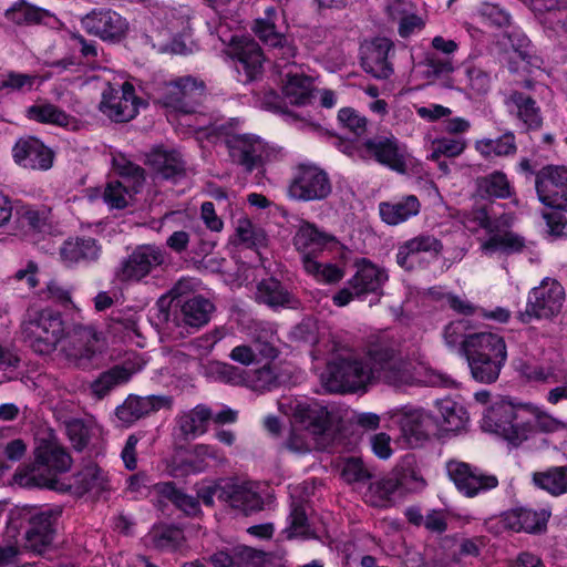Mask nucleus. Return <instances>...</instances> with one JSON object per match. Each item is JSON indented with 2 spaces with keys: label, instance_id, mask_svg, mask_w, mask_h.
I'll list each match as a JSON object with an SVG mask.
<instances>
[{
  "label": "nucleus",
  "instance_id": "obj_1",
  "mask_svg": "<svg viewBox=\"0 0 567 567\" xmlns=\"http://www.w3.org/2000/svg\"><path fill=\"white\" fill-rule=\"evenodd\" d=\"M368 357L372 362L373 380L383 382L395 389L422 383L427 386L450 388L454 381L446 374L424 368L423 374L415 372L414 365L398 357L394 344L383 338L371 342Z\"/></svg>",
  "mask_w": 567,
  "mask_h": 567
},
{
  "label": "nucleus",
  "instance_id": "obj_2",
  "mask_svg": "<svg viewBox=\"0 0 567 567\" xmlns=\"http://www.w3.org/2000/svg\"><path fill=\"white\" fill-rule=\"evenodd\" d=\"M24 340L40 354L55 349L63 334V323L58 313L50 309H30L21 324Z\"/></svg>",
  "mask_w": 567,
  "mask_h": 567
},
{
  "label": "nucleus",
  "instance_id": "obj_3",
  "mask_svg": "<svg viewBox=\"0 0 567 567\" xmlns=\"http://www.w3.org/2000/svg\"><path fill=\"white\" fill-rule=\"evenodd\" d=\"M71 463V456L56 441L40 440L35 449V462L21 476V483L53 487V475L66 472Z\"/></svg>",
  "mask_w": 567,
  "mask_h": 567
},
{
  "label": "nucleus",
  "instance_id": "obj_4",
  "mask_svg": "<svg viewBox=\"0 0 567 567\" xmlns=\"http://www.w3.org/2000/svg\"><path fill=\"white\" fill-rule=\"evenodd\" d=\"M371 380L372 362L367 365L358 358H338L321 374L322 384L328 392L357 391Z\"/></svg>",
  "mask_w": 567,
  "mask_h": 567
},
{
  "label": "nucleus",
  "instance_id": "obj_5",
  "mask_svg": "<svg viewBox=\"0 0 567 567\" xmlns=\"http://www.w3.org/2000/svg\"><path fill=\"white\" fill-rule=\"evenodd\" d=\"M565 297V289L557 280L545 278L529 292L526 309L519 313L520 321L528 323L533 318L556 317L563 309Z\"/></svg>",
  "mask_w": 567,
  "mask_h": 567
},
{
  "label": "nucleus",
  "instance_id": "obj_6",
  "mask_svg": "<svg viewBox=\"0 0 567 567\" xmlns=\"http://www.w3.org/2000/svg\"><path fill=\"white\" fill-rule=\"evenodd\" d=\"M205 95V84L193 76L164 82L157 87V101L166 107L183 113L195 111Z\"/></svg>",
  "mask_w": 567,
  "mask_h": 567
},
{
  "label": "nucleus",
  "instance_id": "obj_7",
  "mask_svg": "<svg viewBox=\"0 0 567 567\" xmlns=\"http://www.w3.org/2000/svg\"><path fill=\"white\" fill-rule=\"evenodd\" d=\"M279 409L291 417L293 424L312 435H322L331 426V414L326 406L312 400L284 398Z\"/></svg>",
  "mask_w": 567,
  "mask_h": 567
},
{
  "label": "nucleus",
  "instance_id": "obj_8",
  "mask_svg": "<svg viewBox=\"0 0 567 567\" xmlns=\"http://www.w3.org/2000/svg\"><path fill=\"white\" fill-rule=\"evenodd\" d=\"M166 254L155 245H140L124 257L115 268V278L121 282L141 281L165 262Z\"/></svg>",
  "mask_w": 567,
  "mask_h": 567
},
{
  "label": "nucleus",
  "instance_id": "obj_9",
  "mask_svg": "<svg viewBox=\"0 0 567 567\" xmlns=\"http://www.w3.org/2000/svg\"><path fill=\"white\" fill-rule=\"evenodd\" d=\"M226 146L230 161L246 173L262 168L270 157L268 145L252 134L231 135Z\"/></svg>",
  "mask_w": 567,
  "mask_h": 567
},
{
  "label": "nucleus",
  "instance_id": "obj_10",
  "mask_svg": "<svg viewBox=\"0 0 567 567\" xmlns=\"http://www.w3.org/2000/svg\"><path fill=\"white\" fill-rule=\"evenodd\" d=\"M332 192L328 174L316 165L301 164L297 167L289 185V196L297 200L312 202L326 199Z\"/></svg>",
  "mask_w": 567,
  "mask_h": 567
},
{
  "label": "nucleus",
  "instance_id": "obj_11",
  "mask_svg": "<svg viewBox=\"0 0 567 567\" xmlns=\"http://www.w3.org/2000/svg\"><path fill=\"white\" fill-rule=\"evenodd\" d=\"M445 468L457 491L466 497H475L498 486V478L494 474L468 463L451 460Z\"/></svg>",
  "mask_w": 567,
  "mask_h": 567
},
{
  "label": "nucleus",
  "instance_id": "obj_12",
  "mask_svg": "<svg viewBox=\"0 0 567 567\" xmlns=\"http://www.w3.org/2000/svg\"><path fill=\"white\" fill-rule=\"evenodd\" d=\"M535 188L545 206L567 212V167H543L535 175Z\"/></svg>",
  "mask_w": 567,
  "mask_h": 567
},
{
  "label": "nucleus",
  "instance_id": "obj_13",
  "mask_svg": "<svg viewBox=\"0 0 567 567\" xmlns=\"http://www.w3.org/2000/svg\"><path fill=\"white\" fill-rule=\"evenodd\" d=\"M138 104L134 86L124 82L120 89L109 85L103 91L100 111L114 122H128L137 114Z\"/></svg>",
  "mask_w": 567,
  "mask_h": 567
},
{
  "label": "nucleus",
  "instance_id": "obj_14",
  "mask_svg": "<svg viewBox=\"0 0 567 567\" xmlns=\"http://www.w3.org/2000/svg\"><path fill=\"white\" fill-rule=\"evenodd\" d=\"M393 42L383 37L364 41L360 47L362 69L375 79H389L393 74L391 55Z\"/></svg>",
  "mask_w": 567,
  "mask_h": 567
},
{
  "label": "nucleus",
  "instance_id": "obj_15",
  "mask_svg": "<svg viewBox=\"0 0 567 567\" xmlns=\"http://www.w3.org/2000/svg\"><path fill=\"white\" fill-rule=\"evenodd\" d=\"M81 24L87 33L113 43L128 31L127 20L113 10H93L81 19Z\"/></svg>",
  "mask_w": 567,
  "mask_h": 567
},
{
  "label": "nucleus",
  "instance_id": "obj_16",
  "mask_svg": "<svg viewBox=\"0 0 567 567\" xmlns=\"http://www.w3.org/2000/svg\"><path fill=\"white\" fill-rule=\"evenodd\" d=\"M358 152L362 158H373L379 164L401 174L406 172V163L400 153L399 141L392 134L368 138Z\"/></svg>",
  "mask_w": 567,
  "mask_h": 567
},
{
  "label": "nucleus",
  "instance_id": "obj_17",
  "mask_svg": "<svg viewBox=\"0 0 567 567\" xmlns=\"http://www.w3.org/2000/svg\"><path fill=\"white\" fill-rule=\"evenodd\" d=\"M60 512L52 509H32L28 513V528L24 534V547L37 554H43L54 537L53 524Z\"/></svg>",
  "mask_w": 567,
  "mask_h": 567
},
{
  "label": "nucleus",
  "instance_id": "obj_18",
  "mask_svg": "<svg viewBox=\"0 0 567 567\" xmlns=\"http://www.w3.org/2000/svg\"><path fill=\"white\" fill-rule=\"evenodd\" d=\"M508 113L520 124L524 132H538L544 125L540 106L530 95L513 90L504 100Z\"/></svg>",
  "mask_w": 567,
  "mask_h": 567
},
{
  "label": "nucleus",
  "instance_id": "obj_19",
  "mask_svg": "<svg viewBox=\"0 0 567 567\" xmlns=\"http://www.w3.org/2000/svg\"><path fill=\"white\" fill-rule=\"evenodd\" d=\"M172 399L165 395H128L125 401L116 408V416L123 425L130 426L136 421L148 416L164 408H171Z\"/></svg>",
  "mask_w": 567,
  "mask_h": 567
},
{
  "label": "nucleus",
  "instance_id": "obj_20",
  "mask_svg": "<svg viewBox=\"0 0 567 567\" xmlns=\"http://www.w3.org/2000/svg\"><path fill=\"white\" fill-rule=\"evenodd\" d=\"M214 309L213 302L203 296L178 300L172 322L177 327L198 329L209 321Z\"/></svg>",
  "mask_w": 567,
  "mask_h": 567
},
{
  "label": "nucleus",
  "instance_id": "obj_21",
  "mask_svg": "<svg viewBox=\"0 0 567 567\" xmlns=\"http://www.w3.org/2000/svg\"><path fill=\"white\" fill-rule=\"evenodd\" d=\"M12 152L14 162L24 168L45 171L52 166L53 153L35 137L20 138Z\"/></svg>",
  "mask_w": 567,
  "mask_h": 567
},
{
  "label": "nucleus",
  "instance_id": "obj_22",
  "mask_svg": "<svg viewBox=\"0 0 567 567\" xmlns=\"http://www.w3.org/2000/svg\"><path fill=\"white\" fill-rule=\"evenodd\" d=\"M463 352L467 360L478 358L506 359V344L504 339L493 332L471 333L463 340Z\"/></svg>",
  "mask_w": 567,
  "mask_h": 567
},
{
  "label": "nucleus",
  "instance_id": "obj_23",
  "mask_svg": "<svg viewBox=\"0 0 567 567\" xmlns=\"http://www.w3.org/2000/svg\"><path fill=\"white\" fill-rule=\"evenodd\" d=\"M443 250L442 241L433 235L420 234L399 246L396 262L405 270H413L414 258L420 254H429L436 258Z\"/></svg>",
  "mask_w": 567,
  "mask_h": 567
},
{
  "label": "nucleus",
  "instance_id": "obj_24",
  "mask_svg": "<svg viewBox=\"0 0 567 567\" xmlns=\"http://www.w3.org/2000/svg\"><path fill=\"white\" fill-rule=\"evenodd\" d=\"M355 266L357 272L348 282L355 296L378 293L388 280L385 270L364 258L357 261Z\"/></svg>",
  "mask_w": 567,
  "mask_h": 567
},
{
  "label": "nucleus",
  "instance_id": "obj_25",
  "mask_svg": "<svg viewBox=\"0 0 567 567\" xmlns=\"http://www.w3.org/2000/svg\"><path fill=\"white\" fill-rule=\"evenodd\" d=\"M212 416V410L204 404H198L194 409L181 413L176 417L175 435L185 442L196 439L207 431V424Z\"/></svg>",
  "mask_w": 567,
  "mask_h": 567
},
{
  "label": "nucleus",
  "instance_id": "obj_26",
  "mask_svg": "<svg viewBox=\"0 0 567 567\" xmlns=\"http://www.w3.org/2000/svg\"><path fill=\"white\" fill-rule=\"evenodd\" d=\"M513 402L502 400L486 409L482 419V429L495 433L512 444Z\"/></svg>",
  "mask_w": 567,
  "mask_h": 567
},
{
  "label": "nucleus",
  "instance_id": "obj_27",
  "mask_svg": "<svg viewBox=\"0 0 567 567\" xmlns=\"http://www.w3.org/2000/svg\"><path fill=\"white\" fill-rule=\"evenodd\" d=\"M336 243V238L324 231H321L316 225L301 221L295 237L293 245L302 255V264L306 257H313L322 251L329 244Z\"/></svg>",
  "mask_w": 567,
  "mask_h": 567
},
{
  "label": "nucleus",
  "instance_id": "obj_28",
  "mask_svg": "<svg viewBox=\"0 0 567 567\" xmlns=\"http://www.w3.org/2000/svg\"><path fill=\"white\" fill-rule=\"evenodd\" d=\"M102 246L95 238L76 237L65 240L60 249L63 261L68 264H91L100 259Z\"/></svg>",
  "mask_w": 567,
  "mask_h": 567
},
{
  "label": "nucleus",
  "instance_id": "obj_29",
  "mask_svg": "<svg viewBox=\"0 0 567 567\" xmlns=\"http://www.w3.org/2000/svg\"><path fill=\"white\" fill-rule=\"evenodd\" d=\"M221 496L233 508L245 515L262 507V499L250 483L227 484L221 489Z\"/></svg>",
  "mask_w": 567,
  "mask_h": 567
},
{
  "label": "nucleus",
  "instance_id": "obj_30",
  "mask_svg": "<svg viewBox=\"0 0 567 567\" xmlns=\"http://www.w3.org/2000/svg\"><path fill=\"white\" fill-rule=\"evenodd\" d=\"M504 219L505 225H497L498 227L491 233L489 238L482 244L481 248L484 252L493 254L502 251L505 254H514L524 248V238L508 230L512 224V217L504 214Z\"/></svg>",
  "mask_w": 567,
  "mask_h": 567
},
{
  "label": "nucleus",
  "instance_id": "obj_31",
  "mask_svg": "<svg viewBox=\"0 0 567 567\" xmlns=\"http://www.w3.org/2000/svg\"><path fill=\"white\" fill-rule=\"evenodd\" d=\"M282 93L290 104L303 106L311 103L315 93L312 78L299 70H289L284 74Z\"/></svg>",
  "mask_w": 567,
  "mask_h": 567
},
{
  "label": "nucleus",
  "instance_id": "obj_32",
  "mask_svg": "<svg viewBox=\"0 0 567 567\" xmlns=\"http://www.w3.org/2000/svg\"><path fill=\"white\" fill-rule=\"evenodd\" d=\"M538 405L530 402H513L512 444L520 445L535 434V422Z\"/></svg>",
  "mask_w": 567,
  "mask_h": 567
},
{
  "label": "nucleus",
  "instance_id": "obj_33",
  "mask_svg": "<svg viewBox=\"0 0 567 567\" xmlns=\"http://www.w3.org/2000/svg\"><path fill=\"white\" fill-rule=\"evenodd\" d=\"M255 300L272 309L279 307L293 308L297 303L295 296L279 280L272 277L258 282Z\"/></svg>",
  "mask_w": 567,
  "mask_h": 567
},
{
  "label": "nucleus",
  "instance_id": "obj_34",
  "mask_svg": "<svg viewBox=\"0 0 567 567\" xmlns=\"http://www.w3.org/2000/svg\"><path fill=\"white\" fill-rule=\"evenodd\" d=\"M234 55L238 62V71L246 73L247 80L251 81L261 73L264 54L257 42L250 39H243L234 45Z\"/></svg>",
  "mask_w": 567,
  "mask_h": 567
},
{
  "label": "nucleus",
  "instance_id": "obj_35",
  "mask_svg": "<svg viewBox=\"0 0 567 567\" xmlns=\"http://www.w3.org/2000/svg\"><path fill=\"white\" fill-rule=\"evenodd\" d=\"M146 163L164 179L177 181L185 175V162L176 151L156 148L147 155Z\"/></svg>",
  "mask_w": 567,
  "mask_h": 567
},
{
  "label": "nucleus",
  "instance_id": "obj_36",
  "mask_svg": "<svg viewBox=\"0 0 567 567\" xmlns=\"http://www.w3.org/2000/svg\"><path fill=\"white\" fill-rule=\"evenodd\" d=\"M420 202L416 196L408 195L398 202H382L379 213L384 223L391 226L406 221L420 212Z\"/></svg>",
  "mask_w": 567,
  "mask_h": 567
},
{
  "label": "nucleus",
  "instance_id": "obj_37",
  "mask_svg": "<svg viewBox=\"0 0 567 567\" xmlns=\"http://www.w3.org/2000/svg\"><path fill=\"white\" fill-rule=\"evenodd\" d=\"M549 514L545 511L536 512L528 508H516L504 515L505 527L514 532L534 533L540 530L547 522Z\"/></svg>",
  "mask_w": 567,
  "mask_h": 567
},
{
  "label": "nucleus",
  "instance_id": "obj_38",
  "mask_svg": "<svg viewBox=\"0 0 567 567\" xmlns=\"http://www.w3.org/2000/svg\"><path fill=\"white\" fill-rule=\"evenodd\" d=\"M430 422L431 417L421 410L405 411L399 419L402 434L411 445H416L429 436Z\"/></svg>",
  "mask_w": 567,
  "mask_h": 567
},
{
  "label": "nucleus",
  "instance_id": "obj_39",
  "mask_svg": "<svg viewBox=\"0 0 567 567\" xmlns=\"http://www.w3.org/2000/svg\"><path fill=\"white\" fill-rule=\"evenodd\" d=\"M399 482L393 477H383L372 482L364 493V502L377 508H388L394 505V495Z\"/></svg>",
  "mask_w": 567,
  "mask_h": 567
},
{
  "label": "nucleus",
  "instance_id": "obj_40",
  "mask_svg": "<svg viewBox=\"0 0 567 567\" xmlns=\"http://www.w3.org/2000/svg\"><path fill=\"white\" fill-rule=\"evenodd\" d=\"M441 426L445 431L457 432L465 429L470 417L465 408L450 398L436 401Z\"/></svg>",
  "mask_w": 567,
  "mask_h": 567
},
{
  "label": "nucleus",
  "instance_id": "obj_41",
  "mask_svg": "<svg viewBox=\"0 0 567 567\" xmlns=\"http://www.w3.org/2000/svg\"><path fill=\"white\" fill-rule=\"evenodd\" d=\"M476 192L484 199L509 198L513 187L504 173L493 172L476 179Z\"/></svg>",
  "mask_w": 567,
  "mask_h": 567
},
{
  "label": "nucleus",
  "instance_id": "obj_42",
  "mask_svg": "<svg viewBox=\"0 0 567 567\" xmlns=\"http://www.w3.org/2000/svg\"><path fill=\"white\" fill-rule=\"evenodd\" d=\"M153 491L159 497L172 502L187 515H196L199 512L198 499L183 493L173 482L157 483L153 485Z\"/></svg>",
  "mask_w": 567,
  "mask_h": 567
},
{
  "label": "nucleus",
  "instance_id": "obj_43",
  "mask_svg": "<svg viewBox=\"0 0 567 567\" xmlns=\"http://www.w3.org/2000/svg\"><path fill=\"white\" fill-rule=\"evenodd\" d=\"M533 482L553 496L567 493V465L553 466L544 472H536Z\"/></svg>",
  "mask_w": 567,
  "mask_h": 567
},
{
  "label": "nucleus",
  "instance_id": "obj_44",
  "mask_svg": "<svg viewBox=\"0 0 567 567\" xmlns=\"http://www.w3.org/2000/svg\"><path fill=\"white\" fill-rule=\"evenodd\" d=\"M74 340L66 350L68 357L78 365H85L95 354V333L91 329H80L74 332Z\"/></svg>",
  "mask_w": 567,
  "mask_h": 567
},
{
  "label": "nucleus",
  "instance_id": "obj_45",
  "mask_svg": "<svg viewBox=\"0 0 567 567\" xmlns=\"http://www.w3.org/2000/svg\"><path fill=\"white\" fill-rule=\"evenodd\" d=\"M27 116L43 124H52L58 126H69L73 122V117L63 110L51 103L34 104L28 107Z\"/></svg>",
  "mask_w": 567,
  "mask_h": 567
},
{
  "label": "nucleus",
  "instance_id": "obj_46",
  "mask_svg": "<svg viewBox=\"0 0 567 567\" xmlns=\"http://www.w3.org/2000/svg\"><path fill=\"white\" fill-rule=\"evenodd\" d=\"M475 150L484 157L509 156L516 153L515 135L508 131L498 138H483L476 141Z\"/></svg>",
  "mask_w": 567,
  "mask_h": 567
},
{
  "label": "nucleus",
  "instance_id": "obj_47",
  "mask_svg": "<svg viewBox=\"0 0 567 567\" xmlns=\"http://www.w3.org/2000/svg\"><path fill=\"white\" fill-rule=\"evenodd\" d=\"M73 486L81 494H99L107 488V478L97 465L90 464L75 475Z\"/></svg>",
  "mask_w": 567,
  "mask_h": 567
},
{
  "label": "nucleus",
  "instance_id": "obj_48",
  "mask_svg": "<svg viewBox=\"0 0 567 567\" xmlns=\"http://www.w3.org/2000/svg\"><path fill=\"white\" fill-rule=\"evenodd\" d=\"M473 378L482 383H493L498 377L499 372L506 361L501 358H478L467 360Z\"/></svg>",
  "mask_w": 567,
  "mask_h": 567
},
{
  "label": "nucleus",
  "instance_id": "obj_49",
  "mask_svg": "<svg viewBox=\"0 0 567 567\" xmlns=\"http://www.w3.org/2000/svg\"><path fill=\"white\" fill-rule=\"evenodd\" d=\"M130 372L123 367H114L109 371L103 372L91 384L92 393L99 398H104L114 386L126 382L130 379Z\"/></svg>",
  "mask_w": 567,
  "mask_h": 567
},
{
  "label": "nucleus",
  "instance_id": "obj_50",
  "mask_svg": "<svg viewBox=\"0 0 567 567\" xmlns=\"http://www.w3.org/2000/svg\"><path fill=\"white\" fill-rule=\"evenodd\" d=\"M206 377L216 382L238 385L244 382V371L229 363L212 361L205 367Z\"/></svg>",
  "mask_w": 567,
  "mask_h": 567
},
{
  "label": "nucleus",
  "instance_id": "obj_51",
  "mask_svg": "<svg viewBox=\"0 0 567 567\" xmlns=\"http://www.w3.org/2000/svg\"><path fill=\"white\" fill-rule=\"evenodd\" d=\"M265 13V18L256 20L252 30L259 40L271 49L276 43H279L285 35L276 28L275 20L277 13L275 8H268Z\"/></svg>",
  "mask_w": 567,
  "mask_h": 567
},
{
  "label": "nucleus",
  "instance_id": "obj_52",
  "mask_svg": "<svg viewBox=\"0 0 567 567\" xmlns=\"http://www.w3.org/2000/svg\"><path fill=\"white\" fill-rule=\"evenodd\" d=\"M7 17L17 24H33L41 23L50 13L27 2H19L7 11Z\"/></svg>",
  "mask_w": 567,
  "mask_h": 567
},
{
  "label": "nucleus",
  "instance_id": "obj_53",
  "mask_svg": "<svg viewBox=\"0 0 567 567\" xmlns=\"http://www.w3.org/2000/svg\"><path fill=\"white\" fill-rule=\"evenodd\" d=\"M20 227L28 233H41L48 227V212L35 209L30 206H22L17 210Z\"/></svg>",
  "mask_w": 567,
  "mask_h": 567
},
{
  "label": "nucleus",
  "instance_id": "obj_54",
  "mask_svg": "<svg viewBox=\"0 0 567 567\" xmlns=\"http://www.w3.org/2000/svg\"><path fill=\"white\" fill-rule=\"evenodd\" d=\"M37 79L34 74L9 71L0 76V92L6 91L7 94L31 92Z\"/></svg>",
  "mask_w": 567,
  "mask_h": 567
},
{
  "label": "nucleus",
  "instance_id": "obj_55",
  "mask_svg": "<svg viewBox=\"0 0 567 567\" xmlns=\"http://www.w3.org/2000/svg\"><path fill=\"white\" fill-rule=\"evenodd\" d=\"M303 268L307 274L313 276L319 282L334 284L342 279L343 271L331 264H320L313 257H306Z\"/></svg>",
  "mask_w": 567,
  "mask_h": 567
},
{
  "label": "nucleus",
  "instance_id": "obj_56",
  "mask_svg": "<svg viewBox=\"0 0 567 567\" xmlns=\"http://www.w3.org/2000/svg\"><path fill=\"white\" fill-rule=\"evenodd\" d=\"M136 192L137 189H132L122 181H112L104 189L103 199L111 208L122 209L127 206L132 195Z\"/></svg>",
  "mask_w": 567,
  "mask_h": 567
},
{
  "label": "nucleus",
  "instance_id": "obj_57",
  "mask_svg": "<svg viewBox=\"0 0 567 567\" xmlns=\"http://www.w3.org/2000/svg\"><path fill=\"white\" fill-rule=\"evenodd\" d=\"M466 148V142L462 137H442L432 144V152L427 156L431 161H439L441 156L456 157Z\"/></svg>",
  "mask_w": 567,
  "mask_h": 567
},
{
  "label": "nucleus",
  "instance_id": "obj_58",
  "mask_svg": "<svg viewBox=\"0 0 567 567\" xmlns=\"http://www.w3.org/2000/svg\"><path fill=\"white\" fill-rule=\"evenodd\" d=\"M288 522L289 525L285 529L288 538L311 534L306 506L302 503H292Z\"/></svg>",
  "mask_w": 567,
  "mask_h": 567
},
{
  "label": "nucleus",
  "instance_id": "obj_59",
  "mask_svg": "<svg viewBox=\"0 0 567 567\" xmlns=\"http://www.w3.org/2000/svg\"><path fill=\"white\" fill-rule=\"evenodd\" d=\"M504 220V214L492 219L485 208H478L465 216L463 224L471 231H476L477 229L483 228L488 233V235H491V233L498 227L497 225H505Z\"/></svg>",
  "mask_w": 567,
  "mask_h": 567
},
{
  "label": "nucleus",
  "instance_id": "obj_60",
  "mask_svg": "<svg viewBox=\"0 0 567 567\" xmlns=\"http://www.w3.org/2000/svg\"><path fill=\"white\" fill-rule=\"evenodd\" d=\"M520 373L528 381L542 383L559 381L557 369L554 364L550 363H524L520 368Z\"/></svg>",
  "mask_w": 567,
  "mask_h": 567
},
{
  "label": "nucleus",
  "instance_id": "obj_61",
  "mask_svg": "<svg viewBox=\"0 0 567 567\" xmlns=\"http://www.w3.org/2000/svg\"><path fill=\"white\" fill-rule=\"evenodd\" d=\"M153 545L162 550L175 549L183 539V533L174 526L156 527L151 533Z\"/></svg>",
  "mask_w": 567,
  "mask_h": 567
},
{
  "label": "nucleus",
  "instance_id": "obj_62",
  "mask_svg": "<svg viewBox=\"0 0 567 567\" xmlns=\"http://www.w3.org/2000/svg\"><path fill=\"white\" fill-rule=\"evenodd\" d=\"M238 241L247 247H257L264 245L266 235L262 229L257 228L248 219H239L236 227Z\"/></svg>",
  "mask_w": 567,
  "mask_h": 567
},
{
  "label": "nucleus",
  "instance_id": "obj_63",
  "mask_svg": "<svg viewBox=\"0 0 567 567\" xmlns=\"http://www.w3.org/2000/svg\"><path fill=\"white\" fill-rule=\"evenodd\" d=\"M190 453L194 456V460L190 461L189 465L194 472L204 471L207 460H214L217 462H223L225 460L219 449L208 444H196L192 449Z\"/></svg>",
  "mask_w": 567,
  "mask_h": 567
},
{
  "label": "nucleus",
  "instance_id": "obj_64",
  "mask_svg": "<svg viewBox=\"0 0 567 567\" xmlns=\"http://www.w3.org/2000/svg\"><path fill=\"white\" fill-rule=\"evenodd\" d=\"M231 550L235 567H261L264 563V554L251 547L238 546Z\"/></svg>",
  "mask_w": 567,
  "mask_h": 567
}]
</instances>
